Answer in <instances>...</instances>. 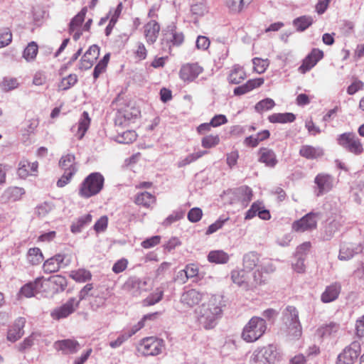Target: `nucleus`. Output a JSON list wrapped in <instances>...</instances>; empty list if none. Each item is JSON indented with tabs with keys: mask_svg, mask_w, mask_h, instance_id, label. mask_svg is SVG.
<instances>
[{
	"mask_svg": "<svg viewBox=\"0 0 364 364\" xmlns=\"http://www.w3.org/2000/svg\"><path fill=\"white\" fill-rule=\"evenodd\" d=\"M223 296L213 295L207 303H204L199 308L198 321L205 329H211L216 325L217 319L222 314L224 306Z\"/></svg>",
	"mask_w": 364,
	"mask_h": 364,
	"instance_id": "1",
	"label": "nucleus"
},
{
	"mask_svg": "<svg viewBox=\"0 0 364 364\" xmlns=\"http://www.w3.org/2000/svg\"><path fill=\"white\" fill-rule=\"evenodd\" d=\"M283 329L287 336L298 338L301 335V326L299 320V312L294 306H288L282 312Z\"/></svg>",
	"mask_w": 364,
	"mask_h": 364,
	"instance_id": "2",
	"label": "nucleus"
},
{
	"mask_svg": "<svg viewBox=\"0 0 364 364\" xmlns=\"http://www.w3.org/2000/svg\"><path fill=\"white\" fill-rule=\"evenodd\" d=\"M105 178L98 172L89 174L80 186L78 194L84 198H89L98 194L103 188Z\"/></svg>",
	"mask_w": 364,
	"mask_h": 364,
	"instance_id": "3",
	"label": "nucleus"
},
{
	"mask_svg": "<svg viewBox=\"0 0 364 364\" xmlns=\"http://www.w3.org/2000/svg\"><path fill=\"white\" fill-rule=\"evenodd\" d=\"M266 330V321L263 318L253 316L243 328L241 337L246 342H255L264 334Z\"/></svg>",
	"mask_w": 364,
	"mask_h": 364,
	"instance_id": "4",
	"label": "nucleus"
},
{
	"mask_svg": "<svg viewBox=\"0 0 364 364\" xmlns=\"http://www.w3.org/2000/svg\"><path fill=\"white\" fill-rule=\"evenodd\" d=\"M279 353L274 345L256 349L252 354L250 364H274L279 360Z\"/></svg>",
	"mask_w": 364,
	"mask_h": 364,
	"instance_id": "5",
	"label": "nucleus"
},
{
	"mask_svg": "<svg viewBox=\"0 0 364 364\" xmlns=\"http://www.w3.org/2000/svg\"><path fill=\"white\" fill-rule=\"evenodd\" d=\"M338 144L347 151L359 156L364 152L360 139L353 132H345L338 136Z\"/></svg>",
	"mask_w": 364,
	"mask_h": 364,
	"instance_id": "6",
	"label": "nucleus"
},
{
	"mask_svg": "<svg viewBox=\"0 0 364 364\" xmlns=\"http://www.w3.org/2000/svg\"><path fill=\"white\" fill-rule=\"evenodd\" d=\"M164 347V342L162 339L151 336L143 338L138 350L145 356H155L161 353Z\"/></svg>",
	"mask_w": 364,
	"mask_h": 364,
	"instance_id": "7",
	"label": "nucleus"
},
{
	"mask_svg": "<svg viewBox=\"0 0 364 364\" xmlns=\"http://www.w3.org/2000/svg\"><path fill=\"white\" fill-rule=\"evenodd\" d=\"M147 278L141 279L136 276H132L126 280L122 288L130 295L139 296L143 291H147Z\"/></svg>",
	"mask_w": 364,
	"mask_h": 364,
	"instance_id": "8",
	"label": "nucleus"
},
{
	"mask_svg": "<svg viewBox=\"0 0 364 364\" xmlns=\"http://www.w3.org/2000/svg\"><path fill=\"white\" fill-rule=\"evenodd\" d=\"M318 213H309L300 220L294 222L292 228L296 232H305L316 228Z\"/></svg>",
	"mask_w": 364,
	"mask_h": 364,
	"instance_id": "9",
	"label": "nucleus"
},
{
	"mask_svg": "<svg viewBox=\"0 0 364 364\" xmlns=\"http://www.w3.org/2000/svg\"><path fill=\"white\" fill-rule=\"evenodd\" d=\"M163 38L161 39V44L165 43L171 48V46H181L184 41V36L182 32H178L174 25H169L163 31Z\"/></svg>",
	"mask_w": 364,
	"mask_h": 364,
	"instance_id": "10",
	"label": "nucleus"
},
{
	"mask_svg": "<svg viewBox=\"0 0 364 364\" xmlns=\"http://www.w3.org/2000/svg\"><path fill=\"white\" fill-rule=\"evenodd\" d=\"M360 345L353 342L338 356L336 364H353L360 355Z\"/></svg>",
	"mask_w": 364,
	"mask_h": 364,
	"instance_id": "11",
	"label": "nucleus"
},
{
	"mask_svg": "<svg viewBox=\"0 0 364 364\" xmlns=\"http://www.w3.org/2000/svg\"><path fill=\"white\" fill-rule=\"evenodd\" d=\"M79 306V301H77L75 298L69 299L66 303L63 304L61 306L55 309L51 312V316L54 319H60L66 318L70 314L73 313Z\"/></svg>",
	"mask_w": 364,
	"mask_h": 364,
	"instance_id": "12",
	"label": "nucleus"
},
{
	"mask_svg": "<svg viewBox=\"0 0 364 364\" xmlns=\"http://www.w3.org/2000/svg\"><path fill=\"white\" fill-rule=\"evenodd\" d=\"M323 57V53L322 50L314 48L303 60L302 64L299 67L298 70L302 74L306 73L314 68Z\"/></svg>",
	"mask_w": 364,
	"mask_h": 364,
	"instance_id": "13",
	"label": "nucleus"
},
{
	"mask_svg": "<svg viewBox=\"0 0 364 364\" xmlns=\"http://www.w3.org/2000/svg\"><path fill=\"white\" fill-rule=\"evenodd\" d=\"M231 279L235 284L245 290L255 288V284H257L254 281H249V274L244 269L232 271Z\"/></svg>",
	"mask_w": 364,
	"mask_h": 364,
	"instance_id": "14",
	"label": "nucleus"
},
{
	"mask_svg": "<svg viewBox=\"0 0 364 364\" xmlns=\"http://www.w3.org/2000/svg\"><path fill=\"white\" fill-rule=\"evenodd\" d=\"M100 55V47L97 45L91 46L82 57L79 68L88 70L92 68Z\"/></svg>",
	"mask_w": 364,
	"mask_h": 364,
	"instance_id": "15",
	"label": "nucleus"
},
{
	"mask_svg": "<svg viewBox=\"0 0 364 364\" xmlns=\"http://www.w3.org/2000/svg\"><path fill=\"white\" fill-rule=\"evenodd\" d=\"M203 71V68L196 63L186 64L180 70V77L183 81H193Z\"/></svg>",
	"mask_w": 364,
	"mask_h": 364,
	"instance_id": "16",
	"label": "nucleus"
},
{
	"mask_svg": "<svg viewBox=\"0 0 364 364\" xmlns=\"http://www.w3.org/2000/svg\"><path fill=\"white\" fill-rule=\"evenodd\" d=\"M26 323V318L23 317H18L9 328L7 333V339L9 341L15 342L18 340L24 333L23 328Z\"/></svg>",
	"mask_w": 364,
	"mask_h": 364,
	"instance_id": "17",
	"label": "nucleus"
},
{
	"mask_svg": "<svg viewBox=\"0 0 364 364\" xmlns=\"http://www.w3.org/2000/svg\"><path fill=\"white\" fill-rule=\"evenodd\" d=\"M333 177L329 174L320 173L318 174L314 180L315 183L318 186V192L316 196H319L324 193L328 192L333 187Z\"/></svg>",
	"mask_w": 364,
	"mask_h": 364,
	"instance_id": "18",
	"label": "nucleus"
},
{
	"mask_svg": "<svg viewBox=\"0 0 364 364\" xmlns=\"http://www.w3.org/2000/svg\"><path fill=\"white\" fill-rule=\"evenodd\" d=\"M139 114V111L134 107H127L124 109H120L117 112L114 123L116 125L122 126L127 122L136 118Z\"/></svg>",
	"mask_w": 364,
	"mask_h": 364,
	"instance_id": "19",
	"label": "nucleus"
},
{
	"mask_svg": "<svg viewBox=\"0 0 364 364\" xmlns=\"http://www.w3.org/2000/svg\"><path fill=\"white\" fill-rule=\"evenodd\" d=\"M25 194V190L19 187H9L6 188L1 196V200L3 203L16 202L21 200Z\"/></svg>",
	"mask_w": 364,
	"mask_h": 364,
	"instance_id": "20",
	"label": "nucleus"
},
{
	"mask_svg": "<svg viewBox=\"0 0 364 364\" xmlns=\"http://www.w3.org/2000/svg\"><path fill=\"white\" fill-rule=\"evenodd\" d=\"M144 36L146 42L149 44H153L156 41V39L160 31V25L156 21H150L144 26Z\"/></svg>",
	"mask_w": 364,
	"mask_h": 364,
	"instance_id": "21",
	"label": "nucleus"
},
{
	"mask_svg": "<svg viewBox=\"0 0 364 364\" xmlns=\"http://www.w3.org/2000/svg\"><path fill=\"white\" fill-rule=\"evenodd\" d=\"M54 347L58 350L63 351L65 354L74 353L80 348V344L77 341L65 339L58 341L54 343Z\"/></svg>",
	"mask_w": 364,
	"mask_h": 364,
	"instance_id": "22",
	"label": "nucleus"
},
{
	"mask_svg": "<svg viewBox=\"0 0 364 364\" xmlns=\"http://www.w3.org/2000/svg\"><path fill=\"white\" fill-rule=\"evenodd\" d=\"M264 83L263 78H256L249 80L245 84L236 87L234 89V95H242L246 94L255 88L260 87Z\"/></svg>",
	"mask_w": 364,
	"mask_h": 364,
	"instance_id": "23",
	"label": "nucleus"
},
{
	"mask_svg": "<svg viewBox=\"0 0 364 364\" xmlns=\"http://www.w3.org/2000/svg\"><path fill=\"white\" fill-rule=\"evenodd\" d=\"M259 161L264 164L267 166L273 168L277 164L275 153L268 148L262 147L259 150Z\"/></svg>",
	"mask_w": 364,
	"mask_h": 364,
	"instance_id": "24",
	"label": "nucleus"
},
{
	"mask_svg": "<svg viewBox=\"0 0 364 364\" xmlns=\"http://www.w3.org/2000/svg\"><path fill=\"white\" fill-rule=\"evenodd\" d=\"M202 299V294L196 289H190L181 295V301L183 304L192 307L199 304Z\"/></svg>",
	"mask_w": 364,
	"mask_h": 364,
	"instance_id": "25",
	"label": "nucleus"
},
{
	"mask_svg": "<svg viewBox=\"0 0 364 364\" xmlns=\"http://www.w3.org/2000/svg\"><path fill=\"white\" fill-rule=\"evenodd\" d=\"M341 291V285L338 283L328 286L322 293L321 300L323 303H329L335 301Z\"/></svg>",
	"mask_w": 364,
	"mask_h": 364,
	"instance_id": "26",
	"label": "nucleus"
},
{
	"mask_svg": "<svg viewBox=\"0 0 364 364\" xmlns=\"http://www.w3.org/2000/svg\"><path fill=\"white\" fill-rule=\"evenodd\" d=\"M361 251L359 247H355L352 243H343L341 245L338 259L340 260H348L355 254Z\"/></svg>",
	"mask_w": 364,
	"mask_h": 364,
	"instance_id": "27",
	"label": "nucleus"
},
{
	"mask_svg": "<svg viewBox=\"0 0 364 364\" xmlns=\"http://www.w3.org/2000/svg\"><path fill=\"white\" fill-rule=\"evenodd\" d=\"M299 154L307 159H316L323 155V151L320 147L310 145H303L299 150Z\"/></svg>",
	"mask_w": 364,
	"mask_h": 364,
	"instance_id": "28",
	"label": "nucleus"
},
{
	"mask_svg": "<svg viewBox=\"0 0 364 364\" xmlns=\"http://www.w3.org/2000/svg\"><path fill=\"white\" fill-rule=\"evenodd\" d=\"M38 166V164L37 161L30 163L27 160H22L18 165V174L21 178H25L29 174L37 172Z\"/></svg>",
	"mask_w": 364,
	"mask_h": 364,
	"instance_id": "29",
	"label": "nucleus"
},
{
	"mask_svg": "<svg viewBox=\"0 0 364 364\" xmlns=\"http://www.w3.org/2000/svg\"><path fill=\"white\" fill-rule=\"evenodd\" d=\"M259 262V255L255 251H250L243 256L244 269L251 271L258 265Z\"/></svg>",
	"mask_w": 364,
	"mask_h": 364,
	"instance_id": "30",
	"label": "nucleus"
},
{
	"mask_svg": "<svg viewBox=\"0 0 364 364\" xmlns=\"http://www.w3.org/2000/svg\"><path fill=\"white\" fill-rule=\"evenodd\" d=\"M246 73L243 68L239 65H235L228 75V80L231 84H240L246 78Z\"/></svg>",
	"mask_w": 364,
	"mask_h": 364,
	"instance_id": "31",
	"label": "nucleus"
},
{
	"mask_svg": "<svg viewBox=\"0 0 364 364\" xmlns=\"http://www.w3.org/2000/svg\"><path fill=\"white\" fill-rule=\"evenodd\" d=\"M40 282L41 278H37L34 282L26 284L21 288L19 294L26 298L34 296L38 291V285Z\"/></svg>",
	"mask_w": 364,
	"mask_h": 364,
	"instance_id": "32",
	"label": "nucleus"
},
{
	"mask_svg": "<svg viewBox=\"0 0 364 364\" xmlns=\"http://www.w3.org/2000/svg\"><path fill=\"white\" fill-rule=\"evenodd\" d=\"M234 194L236 196L237 199L241 201L242 205H247V203L252 200V189L246 186H240L234 190Z\"/></svg>",
	"mask_w": 364,
	"mask_h": 364,
	"instance_id": "33",
	"label": "nucleus"
},
{
	"mask_svg": "<svg viewBox=\"0 0 364 364\" xmlns=\"http://www.w3.org/2000/svg\"><path fill=\"white\" fill-rule=\"evenodd\" d=\"M134 202L139 205L151 208L156 203V197L147 191H144L136 195Z\"/></svg>",
	"mask_w": 364,
	"mask_h": 364,
	"instance_id": "34",
	"label": "nucleus"
},
{
	"mask_svg": "<svg viewBox=\"0 0 364 364\" xmlns=\"http://www.w3.org/2000/svg\"><path fill=\"white\" fill-rule=\"evenodd\" d=\"M90 124V118L87 112H83L79 122L77 125V132L78 139H82L88 129Z\"/></svg>",
	"mask_w": 364,
	"mask_h": 364,
	"instance_id": "35",
	"label": "nucleus"
},
{
	"mask_svg": "<svg viewBox=\"0 0 364 364\" xmlns=\"http://www.w3.org/2000/svg\"><path fill=\"white\" fill-rule=\"evenodd\" d=\"M295 119V114L291 112L275 113L268 117L269 121L272 123L293 122Z\"/></svg>",
	"mask_w": 364,
	"mask_h": 364,
	"instance_id": "36",
	"label": "nucleus"
},
{
	"mask_svg": "<svg viewBox=\"0 0 364 364\" xmlns=\"http://www.w3.org/2000/svg\"><path fill=\"white\" fill-rule=\"evenodd\" d=\"M208 259L210 262L225 264L229 260V255L223 250H213L209 252Z\"/></svg>",
	"mask_w": 364,
	"mask_h": 364,
	"instance_id": "37",
	"label": "nucleus"
},
{
	"mask_svg": "<svg viewBox=\"0 0 364 364\" xmlns=\"http://www.w3.org/2000/svg\"><path fill=\"white\" fill-rule=\"evenodd\" d=\"M339 328L338 323L331 322L318 328L316 332L318 336L323 338L336 333L339 330Z\"/></svg>",
	"mask_w": 364,
	"mask_h": 364,
	"instance_id": "38",
	"label": "nucleus"
},
{
	"mask_svg": "<svg viewBox=\"0 0 364 364\" xmlns=\"http://www.w3.org/2000/svg\"><path fill=\"white\" fill-rule=\"evenodd\" d=\"M92 216L90 214L80 217L76 222H73L70 227L73 233H78L82 231L83 228L92 221Z\"/></svg>",
	"mask_w": 364,
	"mask_h": 364,
	"instance_id": "39",
	"label": "nucleus"
},
{
	"mask_svg": "<svg viewBox=\"0 0 364 364\" xmlns=\"http://www.w3.org/2000/svg\"><path fill=\"white\" fill-rule=\"evenodd\" d=\"M198 274V269L194 264H190L186 265V269L178 272L177 277L182 280L183 283H185L189 278H193L197 276Z\"/></svg>",
	"mask_w": 364,
	"mask_h": 364,
	"instance_id": "40",
	"label": "nucleus"
},
{
	"mask_svg": "<svg viewBox=\"0 0 364 364\" xmlns=\"http://www.w3.org/2000/svg\"><path fill=\"white\" fill-rule=\"evenodd\" d=\"M87 13V8L84 7L73 19L69 24V33H72L80 26L84 21L85 14Z\"/></svg>",
	"mask_w": 364,
	"mask_h": 364,
	"instance_id": "41",
	"label": "nucleus"
},
{
	"mask_svg": "<svg viewBox=\"0 0 364 364\" xmlns=\"http://www.w3.org/2000/svg\"><path fill=\"white\" fill-rule=\"evenodd\" d=\"M70 277L77 282H86L91 279L92 274L90 271L85 269H79L70 272Z\"/></svg>",
	"mask_w": 364,
	"mask_h": 364,
	"instance_id": "42",
	"label": "nucleus"
},
{
	"mask_svg": "<svg viewBox=\"0 0 364 364\" xmlns=\"http://www.w3.org/2000/svg\"><path fill=\"white\" fill-rule=\"evenodd\" d=\"M27 259L31 264L37 265L43 260V256L38 247H33L28 250Z\"/></svg>",
	"mask_w": 364,
	"mask_h": 364,
	"instance_id": "43",
	"label": "nucleus"
},
{
	"mask_svg": "<svg viewBox=\"0 0 364 364\" xmlns=\"http://www.w3.org/2000/svg\"><path fill=\"white\" fill-rule=\"evenodd\" d=\"M313 23V18L311 16H303L294 20V26L298 31H304L308 28Z\"/></svg>",
	"mask_w": 364,
	"mask_h": 364,
	"instance_id": "44",
	"label": "nucleus"
},
{
	"mask_svg": "<svg viewBox=\"0 0 364 364\" xmlns=\"http://www.w3.org/2000/svg\"><path fill=\"white\" fill-rule=\"evenodd\" d=\"M136 133L134 130H127L116 136V141L120 144H130L136 140Z\"/></svg>",
	"mask_w": 364,
	"mask_h": 364,
	"instance_id": "45",
	"label": "nucleus"
},
{
	"mask_svg": "<svg viewBox=\"0 0 364 364\" xmlns=\"http://www.w3.org/2000/svg\"><path fill=\"white\" fill-rule=\"evenodd\" d=\"M208 153V152L207 151H198L196 153L191 154L188 155L185 159L181 160L180 161L178 162V167H179V168L184 167V166L196 161V160H198L203 156L207 154Z\"/></svg>",
	"mask_w": 364,
	"mask_h": 364,
	"instance_id": "46",
	"label": "nucleus"
},
{
	"mask_svg": "<svg viewBox=\"0 0 364 364\" xmlns=\"http://www.w3.org/2000/svg\"><path fill=\"white\" fill-rule=\"evenodd\" d=\"M77 168H66L64 170V173L60 178L57 181V186L58 187H64L67 185L73 175L76 173Z\"/></svg>",
	"mask_w": 364,
	"mask_h": 364,
	"instance_id": "47",
	"label": "nucleus"
},
{
	"mask_svg": "<svg viewBox=\"0 0 364 364\" xmlns=\"http://www.w3.org/2000/svg\"><path fill=\"white\" fill-rule=\"evenodd\" d=\"M220 143L218 135H207L201 140V146L205 149H211L216 146Z\"/></svg>",
	"mask_w": 364,
	"mask_h": 364,
	"instance_id": "48",
	"label": "nucleus"
},
{
	"mask_svg": "<svg viewBox=\"0 0 364 364\" xmlns=\"http://www.w3.org/2000/svg\"><path fill=\"white\" fill-rule=\"evenodd\" d=\"M252 0H227L226 4L233 12H240L245 4H249Z\"/></svg>",
	"mask_w": 364,
	"mask_h": 364,
	"instance_id": "49",
	"label": "nucleus"
},
{
	"mask_svg": "<svg viewBox=\"0 0 364 364\" xmlns=\"http://www.w3.org/2000/svg\"><path fill=\"white\" fill-rule=\"evenodd\" d=\"M38 53V45L35 42H31L24 49L23 57L27 60H33Z\"/></svg>",
	"mask_w": 364,
	"mask_h": 364,
	"instance_id": "50",
	"label": "nucleus"
},
{
	"mask_svg": "<svg viewBox=\"0 0 364 364\" xmlns=\"http://www.w3.org/2000/svg\"><path fill=\"white\" fill-rule=\"evenodd\" d=\"M77 82V76L75 74H70L68 76L63 77L60 82L59 89L66 90L73 86Z\"/></svg>",
	"mask_w": 364,
	"mask_h": 364,
	"instance_id": "51",
	"label": "nucleus"
},
{
	"mask_svg": "<svg viewBox=\"0 0 364 364\" xmlns=\"http://www.w3.org/2000/svg\"><path fill=\"white\" fill-rule=\"evenodd\" d=\"M275 105V102L272 99L266 98L257 102L255 105V110L258 112H262L267 111L273 108Z\"/></svg>",
	"mask_w": 364,
	"mask_h": 364,
	"instance_id": "52",
	"label": "nucleus"
},
{
	"mask_svg": "<svg viewBox=\"0 0 364 364\" xmlns=\"http://www.w3.org/2000/svg\"><path fill=\"white\" fill-rule=\"evenodd\" d=\"M59 165L64 170L66 168H77L75 163V156L73 154L63 156L59 161Z\"/></svg>",
	"mask_w": 364,
	"mask_h": 364,
	"instance_id": "53",
	"label": "nucleus"
},
{
	"mask_svg": "<svg viewBox=\"0 0 364 364\" xmlns=\"http://www.w3.org/2000/svg\"><path fill=\"white\" fill-rule=\"evenodd\" d=\"M49 279L57 287L55 288L56 291H63L67 287V279L65 277L61 275H55L51 277Z\"/></svg>",
	"mask_w": 364,
	"mask_h": 364,
	"instance_id": "54",
	"label": "nucleus"
},
{
	"mask_svg": "<svg viewBox=\"0 0 364 364\" xmlns=\"http://www.w3.org/2000/svg\"><path fill=\"white\" fill-rule=\"evenodd\" d=\"M121 9H122V4H119L117 6V8L114 12V14L111 17V19L109 20V22L105 28V35L107 36H109L110 33H112V31L115 23H117V18L120 14Z\"/></svg>",
	"mask_w": 364,
	"mask_h": 364,
	"instance_id": "55",
	"label": "nucleus"
},
{
	"mask_svg": "<svg viewBox=\"0 0 364 364\" xmlns=\"http://www.w3.org/2000/svg\"><path fill=\"white\" fill-rule=\"evenodd\" d=\"M339 227L340 224L338 221L334 220L330 222L325 228V239L329 240L338 231Z\"/></svg>",
	"mask_w": 364,
	"mask_h": 364,
	"instance_id": "56",
	"label": "nucleus"
},
{
	"mask_svg": "<svg viewBox=\"0 0 364 364\" xmlns=\"http://www.w3.org/2000/svg\"><path fill=\"white\" fill-rule=\"evenodd\" d=\"M260 271L267 274L272 273L275 271L276 267L270 259H262L260 262Z\"/></svg>",
	"mask_w": 364,
	"mask_h": 364,
	"instance_id": "57",
	"label": "nucleus"
},
{
	"mask_svg": "<svg viewBox=\"0 0 364 364\" xmlns=\"http://www.w3.org/2000/svg\"><path fill=\"white\" fill-rule=\"evenodd\" d=\"M164 291L156 289V291L147 297L144 302L149 306L154 305L162 299Z\"/></svg>",
	"mask_w": 364,
	"mask_h": 364,
	"instance_id": "58",
	"label": "nucleus"
},
{
	"mask_svg": "<svg viewBox=\"0 0 364 364\" xmlns=\"http://www.w3.org/2000/svg\"><path fill=\"white\" fill-rule=\"evenodd\" d=\"M92 296L94 299L90 301L91 306L96 310L100 307L105 306L107 298L105 296H100L98 292L92 293Z\"/></svg>",
	"mask_w": 364,
	"mask_h": 364,
	"instance_id": "59",
	"label": "nucleus"
},
{
	"mask_svg": "<svg viewBox=\"0 0 364 364\" xmlns=\"http://www.w3.org/2000/svg\"><path fill=\"white\" fill-rule=\"evenodd\" d=\"M43 271L46 273H53L56 272L60 269V266L57 262L51 257L47 259L43 266Z\"/></svg>",
	"mask_w": 364,
	"mask_h": 364,
	"instance_id": "60",
	"label": "nucleus"
},
{
	"mask_svg": "<svg viewBox=\"0 0 364 364\" xmlns=\"http://www.w3.org/2000/svg\"><path fill=\"white\" fill-rule=\"evenodd\" d=\"M355 278L357 279V284L359 289H364V264L362 262L360 266L354 272Z\"/></svg>",
	"mask_w": 364,
	"mask_h": 364,
	"instance_id": "61",
	"label": "nucleus"
},
{
	"mask_svg": "<svg viewBox=\"0 0 364 364\" xmlns=\"http://www.w3.org/2000/svg\"><path fill=\"white\" fill-rule=\"evenodd\" d=\"M183 217V212H173L172 214L168 215L162 223L164 226L168 227L172 223L181 220Z\"/></svg>",
	"mask_w": 364,
	"mask_h": 364,
	"instance_id": "62",
	"label": "nucleus"
},
{
	"mask_svg": "<svg viewBox=\"0 0 364 364\" xmlns=\"http://www.w3.org/2000/svg\"><path fill=\"white\" fill-rule=\"evenodd\" d=\"M203 215L202 210L199 208H191L188 213V219L191 223L198 222Z\"/></svg>",
	"mask_w": 364,
	"mask_h": 364,
	"instance_id": "63",
	"label": "nucleus"
},
{
	"mask_svg": "<svg viewBox=\"0 0 364 364\" xmlns=\"http://www.w3.org/2000/svg\"><path fill=\"white\" fill-rule=\"evenodd\" d=\"M252 63L254 65V70L258 73H264L268 65L267 60L258 58H255L252 60Z\"/></svg>",
	"mask_w": 364,
	"mask_h": 364,
	"instance_id": "64",
	"label": "nucleus"
}]
</instances>
